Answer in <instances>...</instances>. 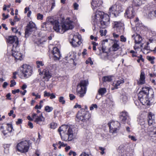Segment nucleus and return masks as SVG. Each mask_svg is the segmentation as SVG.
Masks as SVG:
<instances>
[{
  "instance_id": "nucleus-1",
  "label": "nucleus",
  "mask_w": 156,
  "mask_h": 156,
  "mask_svg": "<svg viewBox=\"0 0 156 156\" xmlns=\"http://www.w3.org/2000/svg\"><path fill=\"white\" fill-rule=\"evenodd\" d=\"M47 21L48 23L54 24L53 27L54 30L56 32L61 34L63 33L67 30L72 29L73 27V22L69 18L66 19L61 25L58 20H54L50 16L47 18Z\"/></svg>"
},
{
  "instance_id": "nucleus-2",
  "label": "nucleus",
  "mask_w": 156,
  "mask_h": 156,
  "mask_svg": "<svg viewBox=\"0 0 156 156\" xmlns=\"http://www.w3.org/2000/svg\"><path fill=\"white\" fill-rule=\"evenodd\" d=\"M92 21L94 23H100V27L102 28H105L110 23L109 16L105 14L102 12H98L92 17Z\"/></svg>"
},
{
  "instance_id": "nucleus-3",
  "label": "nucleus",
  "mask_w": 156,
  "mask_h": 156,
  "mask_svg": "<svg viewBox=\"0 0 156 156\" xmlns=\"http://www.w3.org/2000/svg\"><path fill=\"white\" fill-rule=\"evenodd\" d=\"M62 139L65 141H70L73 139L72 128L68 125H62L58 129Z\"/></svg>"
},
{
  "instance_id": "nucleus-4",
  "label": "nucleus",
  "mask_w": 156,
  "mask_h": 156,
  "mask_svg": "<svg viewBox=\"0 0 156 156\" xmlns=\"http://www.w3.org/2000/svg\"><path fill=\"white\" fill-rule=\"evenodd\" d=\"M142 90L138 94V98L149 97L150 95L153 97L154 93L152 89L148 87H142Z\"/></svg>"
},
{
  "instance_id": "nucleus-5",
  "label": "nucleus",
  "mask_w": 156,
  "mask_h": 156,
  "mask_svg": "<svg viewBox=\"0 0 156 156\" xmlns=\"http://www.w3.org/2000/svg\"><path fill=\"white\" fill-rule=\"evenodd\" d=\"M30 145L29 141L25 140L21 141L17 144L16 148L17 151L22 153H25L29 150Z\"/></svg>"
},
{
  "instance_id": "nucleus-6",
  "label": "nucleus",
  "mask_w": 156,
  "mask_h": 156,
  "mask_svg": "<svg viewBox=\"0 0 156 156\" xmlns=\"http://www.w3.org/2000/svg\"><path fill=\"white\" fill-rule=\"evenodd\" d=\"M21 70L22 76L25 78H27L30 76L32 74L33 70L32 67L30 66L23 64L21 66Z\"/></svg>"
},
{
  "instance_id": "nucleus-7",
  "label": "nucleus",
  "mask_w": 156,
  "mask_h": 156,
  "mask_svg": "<svg viewBox=\"0 0 156 156\" xmlns=\"http://www.w3.org/2000/svg\"><path fill=\"white\" fill-rule=\"evenodd\" d=\"M76 117L82 122L86 123L90 119V115L89 112L86 111H81L78 112Z\"/></svg>"
},
{
  "instance_id": "nucleus-8",
  "label": "nucleus",
  "mask_w": 156,
  "mask_h": 156,
  "mask_svg": "<svg viewBox=\"0 0 156 156\" xmlns=\"http://www.w3.org/2000/svg\"><path fill=\"white\" fill-rule=\"evenodd\" d=\"M109 127V132L112 133H116L119 129L120 126V123L117 121H112L108 123Z\"/></svg>"
},
{
  "instance_id": "nucleus-9",
  "label": "nucleus",
  "mask_w": 156,
  "mask_h": 156,
  "mask_svg": "<svg viewBox=\"0 0 156 156\" xmlns=\"http://www.w3.org/2000/svg\"><path fill=\"white\" fill-rule=\"evenodd\" d=\"M7 42L9 44H12V50H14V48H18L19 41L16 36H9L7 39Z\"/></svg>"
},
{
  "instance_id": "nucleus-10",
  "label": "nucleus",
  "mask_w": 156,
  "mask_h": 156,
  "mask_svg": "<svg viewBox=\"0 0 156 156\" xmlns=\"http://www.w3.org/2000/svg\"><path fill=\"white\" fill-rule=\"evenodd\" d=\"M132 37H134L135 44L134 47V48L135 50L142 47L143 44L141 43L142 39V37L139 35L137 34H133L132 36Z\"/></svg>"
},
{
  "instance_id": "nucleus-11",
  "label": "nucleus",
  "mask_w": 156,
  "mask_h": 156,
  "mask_svg": "<svg viewBox=\"0 0 156 156\" xmlns=\"http://www.w3.org/2000/svg\"><path fill=\"white\" fill-rule=\"evenodd\" d=\"M36 29V27L35 23L32 21L30 22L25 29V37H28L31 34L32 32L35 30Z\"/></svg>"
},
{
  "instance_id": "nucleus-12",
  "label": "nucleus",
  "mask_w": 156,
  "mask_h": 156,
  "mask_svg": "<svg viewBox=\"0 0 156 156\" xmlns=\"http://www.w3.org/2000/svg\"><path fill=\"white\" fill-rule=\"evenodd\" d=\"M114 28L119 34L124 32V24L121 21H114L113 23Z\"/></svg>"
},
{
  "instance_id": "nucleus-13",
  "label": "nucleus",
  "mask_w": 156,
  "mask_h": 156,
  "mask_svg": "<svg viewBox=\"0 0 156 156\" xmlns=\"http://www.w3.org/2000/svg\"><path fill=\"white\" fill-rule=\"evenodd\" d=\"M32 117L35 119L34 122L37 124L40 125H42L44 124L45 119L41 114L39 115L37 114L33 113L32 114Z\"/></svg>"
},
{
  "instance_id": "nucleus-14",
  "label": "nucleus",
  "mask_w": 156,
  "mask_h": 156,
  "mask_svg": "<svg viewBox=\"0 0 156 156\" xmlns=\"http://www.w3.org/2000/svg\"><path fill=\"white\" fill-rule=\"evenodd\" d=\"M81 38V36L79 34L74 35L70 42L72 45L74 47L79 46L82 43Z\"/></svg>"
},
{
  "instance_id": "nucleus-15",
  "label": "nucleus",
  "mask_w": 156,
  "mask_h": 156,
  "mask_svg": "<svg viewBox=\"0 0 156 156\" xmlns=\"http://www.w3.org/2000/svg\"><path fill=\"white\" fill-rule=\"evenodd\" d=\"M119 7H120L119 6H117L115 5H112L109 9L108 13L109 15L110 16H116V14L119 12Z\"/></svg>"
},
{
  "instance_id": "nucleus-16",
  "label": "nucleus",
  "mask_w": 156,
  "mask_h": 156,
  "mask_svg": "<svg viewBox=\"0 0 156 156\" xmlns=\"http://www.w3.org/2000/svg\"><path fill=\"white\" fill-rule=\"evenodd\" d=\"M135 15L133 8L132 6H129L127 9L125 16L126 17L131 19Z\"/></svg>"
},
{
  "instance_id": "nucleus-17",
  "label": "nucleus",
  "mask_w": 156,
  "mask_h": 156,
  "mask_svg": "<svg viewBox=\"0 0 156 156\" xmlns=\"http://www.w3.org/2000/svg\"><path fill=\"white\" fill-rule=\"evenodd\" d=\"M129 117L128 114L127 112L124 111L120 113L119 119L121 122L125 124Z\"/></svg>"
},
{
  "instance_id": "nucleus-18",
  "label": "nucleus",
  "mask_w": 156,
  "mask_h": 156,
  "mask_svg": "<svg viewBox=\"0 0 156 156\" xmlns=\"http://www.w3.org/2000/svg\"><path fill=\"white\" fill-rule=\"evenodd\" d=\"M16 48H14V50H12V55L16 59L21 60L23 58V55H21L20 52L16 51Z\"/></svg>"
},
{
  "instance_id": "nucleus-19",
  "label": "nucleus",
  "mask_w": 156,
  "mask_h": 156,
  "mask_svg": "<svg viewBox=\"0 0 156 156\" xmlns=\"http://www.w3.org/2000/svg\"><path fill=\"white\" fill-rule=\"evenodd\" d=\"M147 16L150 18L156 17V8H151L150 9L148 12Z\"/></svg>"
},
{
  "instance_id": "nucleus-20",
  "label": "nucleus",
  "mask_w": 156,
  "mask_h": 156,
  "mask_svg": "<svg viewBox=\"0 0 156 156\" xmlns=\"http://www.w3.org/2000/svg\"><path fill=\"white\" fill-rule=\"evenodd\" d=\"M86 89L81 87L79 88V86H77L76 92L79 97H83L86 93Z\"/></svg>"
},
{
  "instance_id": "nucleus-21",
  "label": "nucleus",
  "mask_w": 156,
  "mask_h": 156,
  "mask_svg": "<svg viewBox=\"0 0 156 156\" xmlns=\"http://www.w3.org/2000/svg\"><path fill=\"white\" fill-rule=\"evenodd\" d=\"M102 3L101 0H92L91 5L93 9L99 6Z\"/></svg>"
},
{
  "instance_id": "nucleus-22",
  "label": "nucleus",
  "mask_w": 156,
  "mask_h": 156,
  "mask_svg": "<svg viewBox=\"0 0 156 156\" xmlns=\"http://www.w3.org/2000/svg\"><path fill=\"white\" fill-rule=\"evenodd\" d=\"M148 97L142 98H141V99L140 98L138 99L140 101L142 105H150V101L148 100Z\"/></svg>"
},
{
  "instance_id": "nucleus-23",
  "label": "nucleus",
  "mask_w": 156,
  "mask_h": 156,
  "mask_svg": "<svg viewBox=\"0 0 156 156\" xmlns=\"http://www.w3.org/2000/svg\"><path fill=\"white\" fill-rule=\"evenodd\" d=\"M88 84V82L87 80H81L80 83L77 85L79 88L80 87L83 88L85 89H86L87 86Z\"/></svg>"
},
{
  "instance_id": "nucleus-24",
  "label": "nucleus",
  "mask_w": 156,
  "mask_h": 156,
  "mask_svg": "<svg viewBox=\"0 0 156 156\" xmlns=\"http://www.w3.org/2000/svg\"><path fill=\"white\" fill-rule=\"evenodd\" d=\"M145 79L144 73V72H142L140 74V80L137 81V83L138 84H144L145 82Z\"/></svg>"
},
{
  "instance_id": "nucleus-25",
  "label": "nucleus",
  "mask_w": 156,
  "mask_h": 156,
  "mask_svg": "<svg viewBox=\"0 0 156 156\" xmlns=\"http://www.w3.org/2000/svg\"><path fill=\"white\" fill-rule=\"evenodd\" d=\"M7 132L6 130H3L2 131V133H3L4 135H5L8 132H11L13 130L12 126V124L7 123Z\"/></svg>"
},
{
  "instance_id": "nucleus-26",
  "label": "nucleus",
  "mask_w": 156,
  "mask_h": 156,
  "mask_svg": "<svg viewBox=\"0 0 156 156\" xmlns=\"http://www.w3.org/2000/svg\"><path fill=\"white\" fill-rule=\"evenodd\" d=\"M43 73L44 75V76L43 77L44 79L46 78V79H48L51 77V74L49 72L48 69H44L43 70Z\"/></svg>"
},
{
  "instance_id": "nucleus-27",
  "label": "nucleus",
  "mask_w": 156,
  "mask_h": 156,
  "mask_svg": "<svg viewBox=\"0 0 156 156\" xmlns=\"http://www.w3.org/2000/svg\"><path fill=\"white\" fill-rule=\"evenodd\" d=\"M124 83V79L122 78L121 79L117 81L116 83L115 84L114 87L115 88L117 89V87L120 85L121 84H122Z\"/></svg>"
},
{
  "instance_id": "nucleus-28",
  "label": "nucleus",
  "mask_w": 156,
  "mask_h": 156,
  "mask_svg": "<svg viewBox=\"0 0 156 156\" xmlns=\"http://www.w3.org/2000/svg\"><path fill=\"white\" fill-rule=\"evenodd\" d=\"M107 91L105 88H101L98 90V93L101 96H103Z\"/></svg>"
},
{
  "instance_id": "nucleus-29",
  "label": "nucleus",
  "mask_w": 156,
  "mask_h": 156,
  "mask_svg": "<svg viewBox=\"0 0 156 156\" xmlns=\"http://www.w3.org/2000/svg\"><path fill=\"white\" fill-rule=\"evenodd\" d=\"M53 55V58L55 60H58L61 57L60 52H57L55 54H52Z\"/></svg>"
},
{
  "instance_id": "nucleus-30",
  "label": "nucleus",
  "mask_w": 156,
  "mask_h": 156,
  "mask_svg": "<svg viewBox=\"0 0 156 156\" xmlns=\"http://www.w3.org/2000/svg\"><path fill=\"white\" fill-rule=\"evenodd\" d=\"M119 48V45L117 43H115L112 46V49L113 51H117Z\"/></svg>"
},
{
  "instance_id": "nucleus-31",
  "label": "nucleus",
  "mask_w": 156,
  "mask_h": 156,
  "mask_svg": "<svg viewBox=\"0 0 156 156\" xmlns=\"http://www.w3.org/2000/svg\"><path fill=\"white\" fill-rule=\"evenodd\" d=\"M102 80L104 82H110L112 80L111 76H105L103 77Z\"/></svg>"
},
{
  "instance_id": "nucleus-32",
  "label": "nucleus",
  "mask_w": 156,
  "mask_h": 156,
  "mask_svg": "<svg viewBox=\"0 0 156 156\" xmlns=\"http://www.w3.org/2000/svg\"><path fill=\"white\" fill-rule=\"evenodd\" d=\"M148 119L154 120V115L151 112H149L148 115Z\"/></svg>"
},
{
  "instance_id": "nucleus-33",
  "label": "nucleus",
  "mask_w": 156,
  "mask_h": 156,
  "mask_svg": "<svg viewBox=\"0 0 156 156\" xmlns=\"http://www.w3.org/2000/svg\"><path fill=\"white\" fill-rule=\"evenodd\" d=\"M121 100L123 102L125 103L127 101V97L125 94H123L121 96Z\"/></svg>"
},
{
  "instance_id": "nucleus-34",
  "label": "nucleus",
  "mask_w": 156,
  "mask_h": 156,
  "mask_svg": "<svg viewBox=\"0 0 156 156\" xmlns=\"http://www.w3.org/2000/svg\"><path fill=\"white\" fill-rule=\"evenodd\" d=\"M53 108L52 107L47 106L45 107V110L48 112H51L53 110Z\"/></svg>"
},
{
  "instance_id": "nucleus-35",
  "label": "nucleus",
  "mask_w": 156,
  "mask_h": 156,
  "mask_svg": "<svg viewBox=\"0 0 156 156\" xmlns=\"http://www.w3.org/2000/svg\"><path fill=\"white\" fill-rule=\"evenodd\" d=\"M147 58L151 62V64H153L154 63V58L153 57H151L149 56H147Z\"/></svg>"
},
{
  "instance_id": "nucleus-36",
  "label": "nucleus",
  "mask_w": 156,
  "mask_h": 156,
  "mask_svg": "<svg viewBox=\"0 0 156 156\" xmlns=\"http://www.w3.org/2000/svg\"><path fill=\"white\" fill-rule=\"evenodd\" d=\"M59 101L62 104H64L65 103V101L64 99V98L62 96L59 97Z\"/></svg>"
},
{
  "instance_id": "nucleus-37",
  "label": "nucleus",
  "mask_w": 156,
  "mask_h": 156,
  "mask_svg": "<svg viewBox=\"0 0 156 156\" xmlns=\"http://www.w3.org/2000/svg\"><path fill=\"white\" fill-rule=\"evenodd\" d=\"M36 63L37 65V67L38 68L40 67L41 66H44V64L42 61H37L36 62Z\"/></svg>"
},
{
  "instance_id": "nucleus-38",
  "label": "nucleus",
  "mask_w": 156,
  "mask_h": 156,
  "mask_svg": "<svg viewBox=\"0 0 156 156\" xmlns=\"http://www.w3.org/2000/svg\"><path fill=\"white\" fill-rule=\"evenodd\" d=\"M57 52H60L59 50L56 47H54L52 50V54H55Z\"/></svg>"
},
{
  "instance_id": "nucleus-39",
  "label": "nucleus",
  "mask_w": 156,
  "mask_h": 156,
  "mask_svg": "<svg viewBox=\"0 0 156 156\" xmlns=\"http://www.w3.org/2000/svg\"><path fill=\"white\" fill-rule=\"evenodd\" d=\"M50 128L51 129H55L57 126L56 123L55 122H52L50 124Z\"/></svg>"
},
{
  "instance_id": "nucleus-40",
  "label": "nucleus",
  "mask_w": 156,
  "mask_h": 156,
  "mask_svg": "<svg viewBox=\"0 0 156 156\" xmlns=\"http://www.w3.org/2000/svg\"><path fill=\"white\" fill-rule=\"evenodd\" d=\"M43 18V15L38 13L37 14V19L38 20H42Z\"/></svg>"
},
{
  "instance_id": "nucleus-41",
  "label": "nucleus",
  "mask_w": 156,
  "mask_h": 156,
  "mask_svg": "<svg viewBox=\"0 0 156 156\" xmlns=\"http://www.w3.org/2000/svg\"><path fill=\"white\" fill-rule=\"evenodd\" d=\"M98 108L97 105L96 104H92L90 107V110H92L94 108Z\"/></svg>"
},
{
  "instance_id": "nucleus-42",
  "label": "nucleus",
  "mask_w": 156,
  "mask_h": 156,
  "mask_svg": "<svg viewBox=\"0 0 156 156\" xmlns=\"http://www.w3.org/2000/svg\"><path fill=\"white\" fill-rule=\"evenodd\" d=\"M138 59L137 60V62L139 63L140 62V60H141L142 62H144V59L142 58V55H140L138 57Z\"/></svg>"
},
{
  "instance_id": "nucleus-43",
  "label": "nucleus",
  "mask_w": 156,
  "mask_h": 156,
  "mask_svg": "<svg viewBox=\"0 0 156 156\" xmlns=\"http://www.w3.org/2000/svg\"><path fill=\"white\" fill-rule=\"evenodd\" d=\"M11 84L10 85V87H13L14 86L16 85V83L15 81L14 80H12L10 81Z\"/></svg>"
},
{
  "instance_id": "nucleus-44",
  "label": "nucleus",
  "mask_w": 156,
  "mask_h": 156,
  "mask_svg": "<svg viewBox=\"0 0 156 156\" xmlns=\"http://www.w3.org/2000/svg\"><path fill=\"white\" fill-rule=\"evenodd\" d=\"M86 63L87 64L90 63L91 65L93 64V62L90 58H89L86 61Z\"/></svg>"
},
{
  "instance_id": "nucleus-45",
  "label": "nucleus",
  "mask_w": 156,
  "mask_h": 156,
  "mask_svg": "<svg viewBox=\"0 0 156 156\" xmlns=\"http://www.w3.org/2000/svg\"><path fill=\"white\" fill-rule=\"evenodd\" d=\"M44 97H50V96H51V93L49 92H48L47 91H45L44 92Z\"/></svg>"
},
{
  "instance_id": "nucleus-46",
  "label": "nucleus",
  "mask_w": 156,
  "mask_h": 156,
  "mask_svg": "<svg viewBox=\"0 0 156 156\" xmlns=\"http://www.w3.org/2000/svg\"><path fill=\"white\" fill-rule=\"evenodd\" d=\"M128 137L130 139L134 141H136L137 140L136 137L133 136L129 135Z\"/></svg>"
},
{
  "instance_id": "nucleus-47",
  "label": "nucleus",
  "mask_w": 156,
  "mask_h": 156,
  "mask_svg": "<svg viewBox=\"0 0 156 156\" xmlns=\"http://www.w3.org/2000/svg\"><path fill=\"white\" fill-rule=\"evenodd\" d=\"M120 41H121L124 42H125L126 41V37H124L123 36V35L121 36H120Z\"/></svg>"
},
{
  "instance_id": "nucleus-48",
  "label": "nucleus",
  "mask_w": 156,
  "mask_h": 156,
  "mask_svg": "<svg viewBox=\"0 0 156 156\" xmlns=\"http://www.w3.org/2000/svg\"><path fill=\"white\" fill-rule=\"evenodd\" d=\"M58 144L60 145L62 147H65L67 146V144H65L63 142L61 141H59L58 143Z\"/></svg>"
},
{
  "instance_id": "nucleus-49",
  "label": "nucleus",
  "mask_w": 156,
  "mask_h": 156,
  "mask_svg": "<svg viewBox=\"0 0 156 156\" xmlns=\"http://www.w3.org/2000/svg\"><path fill=\"white\" fill-rule=\"evenodd\" d=\"M70 99L71 100H73L75 98V96L72 94H70L69 95Z\"/></svg>"
},
{
  "instance_id": "nucleus-50",
  "label": "nucleus",
  "mask_w": 156,
  "mask_h": 156,
  "mask_svg": "<svg viewBox=\"0 0 156 156\" xmlns=\"http://www.w3.org/2000/svg\"><path fill=\"white\" fill-rule=\"evenodd\" d=\"M106 47H105L104 45H103L102 46V51L103 53H102V54H104V53H107V51H106Z\"/></svg>"
},
{
  "instance_id": "nucleus-51",
  "label": "nucleus",
  "mask_w": 156,
  "mask_h": 156,
  "mask_svg": "<svg viewBox=\"0 0 156 156\" xmlns=\"http://www.w3.org/2000/svg\"><path fill=\"white\" fill-rule=\"evenodd\" d=\"M74 8L75 10H77L78 8L79 5L76 3L74 4Z\"/></svg>"
},
{
  "instance_id": "nucleus-52",
  "label": "nucleus",
  "mask_w": 156,
  "mask_h": 156,
  "mask_svg": "<svg viewBox=\"0 0 156 156\" xmlns=\"http://www.w3.org/2000/svg\"><path fill=\"white\" fill-rule=\"evenodd\" d=\"M148 123L149 125L150 126L154 122V120H149L148 119Z\"/></svg>"
},
{
  "instance_id": "nucleus-53",
  "label": "nucleus",
  "mask_w": 156,
  "mask_h": 156,
  "mask_svg": "<svg viewBox=\"0 0 156 156\" xmlns=\"http://www.w3.org/2000/svg\"><path fill=\"white\" fill-rule=\"evenodd\" d=\"M2 16L3 17V18H2V20H5V19L8 18V17H9V15H7L5 16V14L4 13H3L2 14Z\"/></svg>"
},
{
  "instance_id": "nucleus-54",
  "label": "nucleus",
  "mask_w": 156,
  "mask_h": 156,
  "mask_svg": "<svg viewBox=\"0 0 156 156\" xmlns=\"http://www.w3.org/2000/svg\"><path fill=\"white\" fill-rule=\"evenodd\" d=\"M28 126H29V127L31 129H32L33 128V123L30 122H29L28 124Z\"/></svg>"
},
{
  "instance_id": "nucleus-55",
  "label": "nucleus",
  "mask_w": 156,
  "mask_h": 156,
  "mask_svg": "<svg viewBox=\"0 0 156 156\" xmlns=\"http://www.w3.org/2000/svg\"><path fill=\"white\" fill-rule=\"evenodd\" d=\"M19 92L20 90L19 89L12 90V93L13 94H15L16 93H19Z\"/></svg>"
},
{
  "instance_id": "nucleus-56",
  "label": "nucleus",
  "mask_w": 156,
  "mask_h": 156,
  "mask_svg": "<svg viewBox=\"0 0 156 156\" xmlns=\"http://www.w3.org/2000/svg\"><path fill=\"white\" fill-rule=\"evenodd\" d=\"M22 120L21 119H18L17 121L16 122V124L17 125L19 124L22 123Z\"/></svg>"
},
{
  "instance_id": "nucleus-57",
  "label": "nucleus",
  "mask_w": 156,
  "mask_h": 156,
  "mask_svg": "<svg viewBox=\"0 0 156 156\" xmlns=\"http://www.w3.org/2000/svg\"><path fill=\"white\" fill-rule=\"evenodd\" d=\"M74 108H81V106L79 105H78L77 103H76L74 106Z\"/></svg>"
},
{
  "instance_id": "nucleus-58",
  "label": "nucleus",
  "mask_w": 156,
  "mask_h": 156,
  "mask_svg": "<svg viewBox=\"0 0 156 156\" xmlns=\"http://www.w3.org/2000/svg\"><path fill=\"white\" fill-rule=\"evenodd\" d=\"M50 97L51 99H52L55 98V96L53 93L51 94V96H50Z\"/></svg>"
},
{
  "instance_id": "nucleus-59",
  "label": "nucleus",
  "mask_w": 156,
  "mask_h": 156,
  "mask_svg": "<svg viewBox=\"0 0 156 156\" xmlns=\"http://www.w3.org/2000/svg\"><path fill=\"white\" fill-rule=\"evenodd\" d=\"M17 74V72H14L13 73V76H12V78L13 79H16V75Z\"/></svg>"
},
{
  "instance_id": "nucleus-60",
  "label": "nucleus",
  "mask_w": 156,
  "mask_h": 156,
  "mask_svg": "<svg viewBox=\"0 0 156 156\" xmlns=\"http://www.w3.org/2000/svg\"><path fill=\"white\" fill-rule=\"evenodd\" d=\"M27 87V85L25 84H23V86H22L21 87V89L24 90H25V89H26Z\"/></svg>"
},
{
  "instance_id": "nucleus-61",
  "label": "nucleus",
  "mask_w": 156,
  "mask_h": 156,
  "mask_svg": "<svg viewBox=\"0 0 156 156\" xmlns=\"http://www.w3.org/2000/svg\"><path fill=\"white\" fill-rule=\"evenodd\" d=\"M58 114L59 112L58 111H55L54 112V117L55 118L56 117L58 116Z\"/></svg>"
},
{
  "instance_id": "nucleus-62",
  "label": "nucleus",
  "mask_w": 156,
  "mask_h": 156,
  "mask_svg": "<svg viewBox=\"0 0 156 156\" xmlns=\"http://www.w3.org/2000/svg\"><path fill=\"white\" fill-rule=\"evenodd\" d=\"M80 156H89V154L85 152H83Z\"/></svg>"
},
{
  "instance_id": "nucleus-63",
  "label": "nucleus",
  "mask_w": 156,
  "mask_h": 156,
  "mask_svg": "<svg viewBox=\"0 0 156 156\" xmlns=\"http://www.w3.org/2000/svg\"><path fill=\"white\" fill-rule=\"evenodd\" d=\"M41 105H37L35 107V108L36 109H41Z\"/></svg>"
},
{
  "instance_id": "nucleus-64",
  "label": "nucleus",
  "mask_w": 156,
  "mask_h": 156,
  "mask_svg": "<svg viewBox=\"0 0 156 156\" xmlns=\"http://www.w3.org/2000/svg\"><path fill=\"white\" fill-rule=\"evenodd\" d=\"M153 134L154 135L153 136H152V137H154V138H153L154 140H156V131L155 132H152Z\"/></svg>"
}]
</instances>
